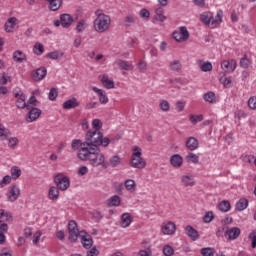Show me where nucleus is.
<instances>
[{
	"label": "nucleus",
	"instance_id": "f257e3e1",
	"mask_svg": "<svg viewBox=\"0 0 256 256\" xmlns=\"http://www.w3.org/2000/svg\"><path fill=\"white\" fill-rule=\"evenodd\" d=\"M85 141L74 139L71 142L72 151H77L80 161H88L92 167L105 165V154L99 147H109L111 139L103 136L101 131L88 130L84 136Z\"/></svg>",
	"mask_w": 256,
	"mask_h": 256
},
{
	"label": "nucleus",
	"instance_id": "f03ea898",
	"mask_svg": "<svg viewBox=\"0 0 256 256\" xmlns=\"http://www.w3.org/2000/svg\"><path fill=\"white\" fill-rule=\"evenodd\" d=\"M96 18L93 21L94 31L96 33H107L111 29V16L101 12L96 11Z\"/></svg>",
	"mask_w": 256,
	"mask_h": 256
},
{
	"label": "nucleus",
	"instance_id": "7ed1b4c3",
	"mask_svg": "<svg viewBox=\"0 0 256 256\" xmlns=\"http://www.w3.org/2000/svg\"><path fill=\"white\" fill-rule=\"evenodd\" d=\"M143 149L139 146L132 147V155L130 158V166L133 169H145L147 167V162L143 159Z\"/></svg>",
	"mask_w": 256,
	"mask_h": 256
},
{
	"label": "nucleus",
	"instance_id": "20e7f679",
	"mask_svg": "<svg viewBox=\"0 0 256 256\" xmlns=\"http://www.w3.org/2000/svg\"><path fill=\"white\" fill-rule=\"evenodd\" d=\"M200 21L205 25H208L210 29H215L223 21V11H218L217 15L214 17L211 12H204L200 15Z\"/></svg>",
	"mask_w": 256,
	"mask_h": 256
},
{
	"label": "nucleus",
	"instance_id": "39448f33",
	"mask_svg": "<svg viewBox=\"0 0 256 256\" xmlns=\"http://www.w3.org/2000/svg\"><path fill=\"white\" fill-rule=\"evenodd\" d=\"M54 183L60 191H67L68 187H71V181L63 173H59L54 177Z\"/></svg>",
	"mask_w": 256,
	"mask_h": 256
},
{
	"label": "nucleus",
	"instance_id": "423d86ee",
	"mask_svg": "<svg viewBox=\"0 0 256 256\" xmlns=\"http://www.w3.org/2000/svg\"><path fill=\"white\" fill-rule=\"evenodd\" d=\"M172 37L178 43H183L189 39V30H187V27L182 26L179 30L173 32Z\"/></svg>",
	"mask_w": 256,
	"mask_h": 256
},
{
	"label": "nucleus",
	"instance_id": "0eeeda50",
	"mask_svg": "<svg viewBox=\"0 0 256 256\" xmlns=\"http://www.w3.org/2000/svg\"><path fill=\"white\" fill-rule=\"evenodd\" d=\"M21 196V188L17 185H12L8 187V191L6 193L7 201H10V203H15L17 199Z\"/></svg>",
	"mask_w": 256,
	"mask_h": 256
},
{
	"label": "nucleus",
	"instance_id": "6e6552de",
	"mask_svg": "<svg viewBox=\"0 0 256 256\" xmlns=\"http://www.w3.org/2000/svg\"><path fill=\"white\" fill-rule=\"evenodd\" d=\"M68 231H69V241L74 243V241L79 239L81 232H79V228H77V222H75V220L69 221Z\"/></svg>",
	"mask_w": 256,
	"mask_h": 256
},
{
	"label": "nucleus",
	"instance_id": "1a4fd4ad",
	"mask_svg": "<svg viewBox=\"0 0 256 256\" xmlns=\"http://www.w3.org/2000/svg\"><path fill=\"white\" fill-rule=\"evenodd\" d=\"M176 231L177 225H175L174 222L165 221L161 225V233H163V235H175Z\"/></svg>",
	"mask_w": 256,
	"mask_h": 256
},
{
	"label": "nucleus",
	"instance_id": "9d476101",
	"mask_svg": "<svg viewBox=\"0 0 256 256\" xmlns=\"http://www.w3.org/2000/svg\"><path fill=\"white\" fill-rule=\"evenodd\" d=\"M18 26L19 19H17V17H10L6 20L4 24V31L6 33H13Z\"/></svg>",
	"mask_w": 256,
	"mask_h": 256
},
{
	"label": "nucleus",
	"instance_id": "9b49d317",
	"mask_svg": "<svg viewBox=\"0 0 256 256\" xmlns=\"http://www.w3.org/2000/svg\"><path fill=\"white\" fill-rule=\"evenodd\" d=\"M153 23H157L159 21L160 23H165L167 21V16H165V9L161 6H157L154 9V18Z\"/></svg>",
	"mask_w": 256,
	"mask_h": 256
},
{
	"label": "nucleus",
	"instance_id": "f8f14e48",
	"mask_svg": "<svg viewBox=\"0 0 256 256\" xmlns=\"http://www.w3.org/2000/svg\"><path fill=\"white\" fill-rule=\"evenodd\" d=\"M92 91H94L98 96L99 103H101V105H107V103H109V96H107V92H105V90L94 86L92 87Z\"/></svg>",
	"mask_w": 256,
	"mask_h": 256
},
{
	"label": "nucleus",
	"instance_id": "ddd939ff",
	"mask_svg": "<svg viewBox=\"0 0 256 256\" xmlns=\"http://www.w3.org/2000/svg\"><path fill=\"white\" fill-rule=\"evenodd\" d=\"M79 237L84 249H91L93 247V238L87 232L81 231Z\"/></svg>",
	"mask_w": 256,
	"mask_h": 256
},
{
	"label": "nucleus",
	"instance_id": "4468645a",
	"mask_svg": "<svg viewBox=\"0 0 256 256\" xmlns=\"http://www.w3.org/2000/svg\"><path fill=\"white\" fill-rule=\"evenodd\" d=\"M28 111V117L26 118V121L28 123H33V121H37V119L41 117L42 111L39 108L30 106V109H28Z\"/></svg>",
	"mask_w": 256,
	"mask_h": 256
},
{
	"label": "nucleus",
	"instance_id": "2eb2a0df",
	"mask_svg": "<svg viewBox=\"0 0 256 256\" xmlns=\"http://www.w3.org/2000/svg\"><path fill=\"white\" fill-rule=\"evenodd\" d=\"M180 181L183 187H195L197 183L195 181V176H193V174L182 175Z\"/></svg>",
	"mask_w": 256,
	"mask_h": 256
},
{
	"label": "nucleus",
	"instance_id": "dca6fc26",
	"mask_svg": "<svg viewBox=\"0 0 256 256\" xmlns=\"http://www.w3.org/2000/svg\"><path fill=\"white\" fill-rule=\"evenodd\" d=\"M32 79L34 81H43L44 77H47V68L41 67L31 73Z\"/></svg>",
	"mask_w": 256,
	"mask_h": 256
},
{
	"label": "nucleus",
	"instance_id": "f3484780",
	"mask_svg": "<svg viewBox=\"0 0 256 256\" xmlns=\"http://www.w3.org/2000/svg\"><path fill=\"white\" fill-rule=\"evenodd\" d=\"M15 97L17 98L16 106L18 107V109H31V105L25 102V94L16 93Z\"/></svg>",
	"mask_w": 256,
	"mask_h": 256
},
{
	"label": "nucleus",
	"instance_id": "a211bd4d",
	"mask_svg": "<svg viewBox=\"0 0 256 256\" xmlns=\"http://www.w3.org/2000/svg\"><path fill=\"white\" fill-rule=\"evenodd\" d=\"M170 165L174 167V169H181L183 167V158L179 154H174L170 157Z\"/></svg>",
	"mask_w": 256,
	"mask_h": 256
},
{
	"label": "nucleus",
	"instance_id": "6ab92c4d",
	"mask_svg": "<svg viewBox=\"0 0 256 256\" xmlns=\"http://www.w3.org/2000/svg\"><path fill=\"white\" fill-rule=\"evenodd\" d=\"M226 235L228 236V241H235L241 235V229L239 227H232L226 230Z\"/></svg>",
	"mask_w": 256,
	"mask_h": 256
},
{
	"label": "nucleus",
	"instance_id": "aec40b11",
	"mask_svg": "<svg viewBox=\"0 0 256 256\" xmlns=\"http://www.w3.org/2000/svg\"><path fill=\"white\" fill-rule=\"evenodd\" d=\"M99 79L103 85V87H105V89H115V81H113V79L109 78L108 75H102L99 76Z\"/></svg>",
	"mask_w": 256,
	"mask_h": 256
},
{
	"label": "nucleus",
	"instance_id": "412c9836",
	"mask_svg": "<svg viewBox=\"0 0 256 256\" xmlns=\"http://www.w3.org/2000/svg\"><path fill=\"white\" fill-rule=\"evenodd\" d=\"M253 64V59L251 58V54L245 53L243 57L240 59L239 65L242 69H249Z\"/></svg>",
	"mask_w": 256,
	"mask_h": 256
},
{
	"label": "nucleus",
	"instance_id": "4be33fe9",
	"mask_svg": "<svg viewBox=\"0 0 256 256\" xmlns=\"http://www.w3.org/2000/svg\"><path fill=\"white\" fill-rule=\"evenodd\" d=\"M133 223V217L131 214L125 212L121 215L120 225L123 229H127Z\"/></svg>",
	"mask_w": 256,
	"mask_h": 256
},
{
	"label": "nucleus",
	"instance_id": "5701e85b",
	"mask_svg": "<svg viewBox=\"0 0 256 256\" xmlns=\"http://www.w3.org/2000/svg\"><path fill=\"white\" fill-rule=\"evenodd\" d=\"M185 234L192 241H197V239H199V232L195 228H193V226L191 225H188L185 227Z\"/></svg>",
	"mask_w": 256,
	"mask_h": 256
},
{
	"label": "nucleus",
	"instance_id": "b1692460",
	"mask_svg": "<svg viewBox=\"0 0 256 256\" xmlns=\"http://www.w3.org/2000/svg\"><path fill=\"white\" fill-rule=\"evenodd\" d=\"M186 147L189 151H197V149H199V140L193 136L189 137L186 140Z\"/></svg>",
	"mask_w": 256,
	"mask_h": 256
},
{
	"label": "nucleus",
	"instance_id": "393cba45",
	"mask_svg": "<svg viewBox=\"0 0 256 256\" xmlns=\"http://www.w3.org/2000/svg\"><path fill=\"white\" fill-rule=\"evenodd\" d=\"M61 25L64 28L71 27L73 25V17L69 14H62L60 16Z\"/></svg>",
	"mask_w": 256,
	"mask_h": 256
},
{
	"label": "nucleus",
	"instance_id": "a878e982",
	"mask_svg": "<svg viewBox=\"0 0 256 256\" xmlns=\"http://www.w3.org/2000/svg\"><path fill=\"white\" fill-rule=\"evenodd\" d=\"M13 60L16 63H23L24 61H27V55L21 50H16L13 52Z\"/></svg>",
	"mask_w": 256,
	"mask_h": 256
},
{
	"label": "nucleus",
	"instance_id": "bb28decb",
	"mask_svg": "<svg viewBox=\"0 0 256 256\" xmlns=\"http://www.w3.org/2000/svg\"><path fill=\"white\" fill-rule=\"evenodd\" d=\"M48 199H50V201H57V199H59V187L52 186L49 188Z\"/></svg>",
	"mask_w": 256,
	"mask_h": 256
},
{
	"label": "nucleus",
	"instance_id": "cd10ccee",
	"mask_svg": "<svg viewBox=\"0 0 256 256\" xmlns=\"http://www.w3.org/2000/svg\"><path fill=\"white\" fill-rule=\"evenodd\" d=\"M63 109H75V107H79V101H77V98H71L67 101H65L62 104Z\"/></svg>",
	"mask_w": 256,
	"mask_h": 256
},
{
	"label": "nucleus",
	"instance_id": "c85d7f7f",
	"mask_svg": "<svg viewBox=\"0 0 256 256\" xmlns=\"http://www.w3.org/2000/svg\"><path fill=\"white\" fill-rule=\"evenodd\" d=\"M199 69L203 71V73H207L209 71H213V64L211 62L200 60L198 63Z\"/></svg>",
	"mask_w": 256,
	"mask_h": 256
},
{
	"label": "nucleus",
	"instance_id": "c756f323",
	"mask_svg": "<svg viewBox=\"0 0 256 256\" xmlns=\"http://www.w3.org/2000/svg\"><path fill=\"white\" fill-rule=\"evenodd\" d=\"M123 163V159L119 155H113L109 158V165L112 168L119 167Z\"/></svg>",
	"mask_w": 256,
	"mask_h": 256
},
{
	"label": "nucleus",
	"instance_id": "7c9ffc66",
	"mask_svg": "<svg viewBox=\"0 0 256 256\" xmlns=\"http://www.w3.org/2000/svg\"><path fill=\"white\" fill-rule=\"evenodd\" d=\"M124 187L129 191V193H135L137 189V183H135V180L133 179H128L124 182Z\"/></svg>",
	"mask_w": 256,
	"mask_h": 256
},
{
	"label": "nucleus",
	"instance_id": "2f4dec72",
	"mask_svg": "<svg viewBox=\"0 0 256 256\" xmlns=\"http://www.w3.org/2000/svg\"><path fill=\"white\" fill-rule=\"evenodd\" d=\"M108 207H119L121 205V197L114 195L107 200Z\"/></svg>",
	"mask_w": 256,
	"mask_h": 256
},
{
	"label": "nucleus",
	"instance_id": "473e14b6",
	"mask_svg": "<svg viewBox=\"0 0 256 256\" xmlns=\"http://www.w3.org/2000/svg\"><path fill=\"white\" fill-rule=\"evenodd\" d=\"M117 65L123 71H131L133 69V64L125 60H118Z\"/></svg>",
	"mask_w": 256,
	"mask_h": 256
},
{
	"label": "nucleus",
	"instance_id": "72a5a7b5",
	"mask_svg": "<svg viewBox=\"0 0 256 256\" xmlns=\"http://www.w3.org/2000/svg\"><path fill=\"white\" fill-rule=\"evenodd\" d=\"M10 177L14 180L17 181V179H19V177H21L22 175V171L21 168H19L18 166H12L10 169Z\"/></svg>",
	"mask_w": 256,
	"mask_h": 256
},
{
	"label": "nucleus",
	"instance_id": "f704fd0d",
	"mask_svg": "<svg viewBox=\"0 0 256 256\" xmlns=\"http://www.w3.org/2000/svg\"><path fill=\"white\" fill-rule=\"evenodd\" d=\"M247 207H249V200H247L246 198H241L236 203V211H245Z\"/></svg>",
	"mask_w": 256,
	"mask_h": 256
},
{
	"label": "nucleus",
	"instance_id": "c9c22d12",
	"mask_svg": "<svg viewBox=\"0 0 256 256\" xmlns=\"http://www.w3.org/2000/svg\"><path fill=\"white\" fill-rule=\"evenodd\" d=\"M226 73H233L237 69V61L235 59L228 60L225 65Z\"/></svg>",
	"mask_w": 256,
	"mask_h": 256
},
{
	"label": "nucleus",
	"instance_id": "e433bc0d",
	"mask_svg": "<svg viewBox=\"0 0 256 256\" xmlns=\"http://www.w3.org/2000/svg\"><path fill=\"white\" fill-rule=\"evenodd\" d=\"M187 163H193L194 165H197L199 163V155L189 152L185 157Z\"/></svg>",
	"mask_w": 256,
	"mask_h": 256
},
{
	"label": "nucleus",
	"instance_id": "4c0bfd02",
	"mask_svg": "<svg viewBox=\"0 0 256 256\" xmlns=\"http://www.w3.org/2000/svg\"><path fill=\"white\" fill-rule=\"evenodd\" d=\"M11 135V131L9 130V128L5 127V125L0 124V139H9Z\"/></svg>",
	"mask_w": 256,
	"mask_h": 256
},
{
	"label": "nucleus",
	"instance_id": "58836bf2",
	"mask_svg": "<svg viewBox=\"0 0 256 256\" xmlns=\"http://www.w3.org/2000/svg\"><path fill=\"white\" fill-rule=\"evenodd\" d=\"M159 109L163 111V113H169V111H171V104L167 100H160Z\"/></svg>",
	"mask_w": 256,
	"mask_h": 256
},
{
	"label": "nucleus",
	"instance_id": "ea45409f",
	"mask_svg": "<svg viewBox=\"0 0 256 256\" xmlns=\"http://www.w3.org/2000/svg\"><path fill=\"white\" fill-rule=\"evenodd\" d=\"M49 3V9L51 11H58V9L61 8V5H62V1L61 0H50L48 1Z\"/></svg>",
	"mask_w": 256,
	"mask_h": 256
},
{
	"label": "nucleus",
	"instance_id": "a19ab883",
	"mask_svg": "<svg viewBox=\"0 0 256 256\" xmlns=\"http://www.w3.org/2000/svg\"><path fill=\"white\" fill-rule=\"evenodd\" d=\"M8 141L9 149H17V145H19V138L17 137H9L6 139Z\"/></svg>",
	"mask_w": 256,
	"mask_h": 256
},
{
	"label": "nucleus",
	"instance_id": "79ce46f5",
	"mask_svg": "<svg viewBox=\"0 0 256 256\" xmlns=\"http://www.w3.org/2000/svg\"><path fill=\"white\" fill-rule=\"evenodd\" d=\"M0 219H4V221H7L9 223L13 221V215L5 211L4 209H0Z\"/></svg>",
	"mask_w": 256,
	"mask_h": 256
},
{
	"label": "nucleus",
	"instance_id": "37998d69",
	"mask_svg": "<svg viewBox=\"0 0 256 256\" xmlns=\"http://www.w3.org/2000/svg\"><path fill=\"white\" fill-rule=\"evenodd\" d=\"M171 71H180L183 69V65L181 64V61L179 60H174L170 63L169 65Z\"/></svg>",
	"mask_w": 256,
	"mask_h": 256
},
{
	"label": "nucleus",
	"instance_id": "c03bdc74",
	"mask_svg": "<svg viewBox=\"0 0 256 256\" xmlns=\"http://www.w3.org/2000/svg\"><path fill=\"white\" fill-rule=\"evenodd\" d=\"M202 256H215V248L206 247L200 250Z\"/></svg>",
	"mask_w": 256,
	"mask_h": 256
},
{
	"label": "nucleus",
	"instance_id": "a18cd8bd",
	"mask_svg": "<svg viewBox=\"0 0 256 256\" xmlns=\"http://www.w3.org/2000/svg\"><path fill=\"white\" fill-rule=\"evenodd\" d=\"M46 57L48 59H53V60L61 59V57H63V52L61 51L49 52L48 54H46Z\"/></svg>",
	"mask_w": 256,
	"mask_h": 256
},
{
	"label": "nucleus",
	"instance_id": "49530a36",
	"mask_svg": "<svg viewBox=\"0 0 256 256\" xmlns=\"http://www.w3.org/2000/svg\"><path fill=\"white\" fill-rule=\"evenodd\" d=\"M190 122L192 125H197V123H201L203 121V114L193 115L191 114L189 117Z\"/></svg>",
	"mask_w": 256,
	"mask_h": 256
},
{
	"label": "nucleus",
	"instance_id": "de8ad7c7",
	"mask_svg": "<svg viewBox=\"0 0 256 256\" xmlns=\"http://www.w3.org/2000/svg\"><path fill=\"white\" fill-rule=\"evenodd\" d=\"M92 131H101L103 129V122L99 119L92 120Z\"/></svg>",
	"mask_w": 256,
	"mask_h": 256
},
{
	"label": "nucleus",
	"instance_id": "09e8293b",
	"mask_svg": "<svg viewBox=\"0 0 256 256\" xmlns=\"http://www.w3.org/2000/svg\"><path fill=\"white\" fill-rule=\"evenodd\" d=\"M44 52H45V48L43 47V44L37 42L34 45V53H35V55H43Z\"/></svg>",
	"mask_w": 256,
	"mask_h": 256
},
{
	"label": "nucleus",
	"instance_id": "8fccbe9b",
	"mask_svg": "<svg viewBox=\"0 0 256 256\" xmlns=\"http://www.w3.org/2000/svg\"><path fill=\"white\" fill-rule=\"evenodd\" d=\"M203 99L207 103H215V93L207 92L206 94H204Z\"/></svg>",
	"mask_w": 256,
	"mask_h": 256
},
{
	"label": "nucleus",
	"instance_id": "3c124183",
	"mask_svg": "<svg viewBox=\"0 0 256 256\" xmlns=\"http://www.w3.org/2000/svg\"><path fill=\"white\" fill-rule=\"evenodd\" d=\"M215 219V215L213 214V211H208L203 216V222L204 223H211Z\"/></svg>",
	"mask_w": 256,
	"mask_h": 256
},
{
	"label": "nucleus",
	"instance_id": "603ef678",
	"mask_svg": "<svg viewBox=\"0 0 256 256\" xmlns=\"http://www.w3.org/2000/svg\"><path fill=\"white\" fill-rule=\"evenodd\" d=\"M185 105L186 103L184 101H177L175 104V111L177 113H183V111H185Z\"/></svg>",
	"mask_w": 256,
	"mask_h": 256
},
{
	"label": "nucleus",
	"instance_id": "864d4df0",
	"mask_svg": "<svg viewBox=\"0 0 256 256\" xmlns=\"http://www.w3.org/2000/svg\"><path fill=\"white\" fill-rule=\"evenodd\" d=\"M13 178L9 175H6L3 177V179L0 181V189H3V187H6V185H9Z\"/></svg>",
	"mask_w": 256,
	"mask_h": 256
},
{
	"label": "nucleus",
	"instance_id": "5fc2aeb1",
	"mask_svg": "<svg viewBox=\"0 0 256 256\" xmlns=\"http://www.w3.org/2000/svg\"><path fill=\"white\" fill-rule=\"evenodd\" d=\"M57 97H59V92L55 88H52L48 94V99L50 101H55Z\"/></svg>",
	"mask_w": 256,
	"mask_h": 256
},
{
	"label": "nucleus",
	"instance_id": "6e6d98bb",
	"mask_svg": "<svg viewBox=\"0 0 256 256\" xmlns=\"http://www.w3.org/2000/svg\"><path fill=\"white\" fill-rule=\"evenodd\" d=\"M173 253H175V250H173V247H171L169 245L164 246L163 254L165 256H171V255H173Z\"/></svg>",
	"mask_w": 256,
	"mask_h": 256
},
{
	"label": "nucleus",
	"instance_id": "4d7b16f0",
	"mask_svg": "<svg viewBox=\"0 0 256 256\" xmlns=\"http://www.w3.org/2000/svg\"><path fill=\"white\" fill-rule=\"evenodd\" d=\"M76 31H77L78 33H83V31H85V20H80V21L77 23Z\"/></svg>",
	"mask_w": 256,
	"mask_h": 256
},
{
	"label": "nucleus",
	"instance_id": "13d9d810",
	"mask_svg": "<svg viewBox=\"0 0 256 256\" xmlns=\"http://www.w3.org/2000/svg\"><path fill=\"white\" fill-rule=\"evenodd\" d=\"M11 81V76H8L6 73L2 74V77L0 78V85H7Z\"/></svg>",
	"mask_w": 256,
	"mask_h": 256
},
{
	"label": "nucleus",
	"instance_id": "bf43d9fd",
	"mask_svg": "<svg viewBox=\"0 0 256 256\" xmlns=\"http://www.w3.org/2000/svg\"><path fill=\"white\" fill-rule=\"evenodd\" d=\"M249 239H251V241H252V243H251L252 249H256V231H252L249 234Z\"/></svg>",
	"mask_w": 256,
	"mask_h": 256
},
{
	"label": "nucleus",
	"instance_id": "052dcab7",
	"mask_svg": "<svg viewBox=\"0 0 256 256\" xmlns=\"http://www.w3.org/2000/svg\"><path fill=\"white\" fill-rule=\"evenodd\" d=\"M140 17L142 18V19H149V17H151V13L149 12V10H147V9H141L140 10Z\"/></svg>",
	"mask_w": 256,
	"mask_h": 256
},
{
	"label": "nucleus",
	"instance_id": "680f3d73",
	"mask_svg": "<svg viewBox=\"0 0 256 256\" xmlns=\"http://www.w3.org/2000/svg\"><path fill=\"white\" fill-rule=\"evenodd\" d=\"M248 107L250 109H256V96H252L248 100Z\"/></svg>",
	"mask_w": 256,
	"mask_h": 256
},
{
	"label": "nucleus",
	"instance_id": "e2e57ef3",
	"mask_svg": "<svg viewBox=\"0 0 256 256\" xmlns=\"http://www.w3.org/2000/svg\"><path fill=\"white\" fill-rule=\"evenodd\" d=\"M41 235H43V233H41V231H37L34 235H33V244L37 245V243H39V240L41 239Z\"/></svg>",
	"mask_w": 256,
	"mask_h": 256
},
{
	"label": "nucleus",
	"instance_id": "0e129e2a",
	"mask_svg": "<svg viewBox=\"0 0 256 256\" xmlns=\"http://www.w3.org/2000/svg\"><path fill=\"white\" fill-rule=\"evenodd\" d=\"M89 173V168L87 166H82L78 169V175L83 177V175H87Z\"/></svg>",
	"mask_w": 256,
	"mask_h": 256
},
{
	"label": "nucleus",
	"instance_id": "69168bd1",
	"mask_svg": "<svg viewBox=\"0 0 256 256\" xmlns=\"http://www.w3.org/2000/svg\"><path fill=\"white\" fill-rule=\"evenodd\" d=\"M235 117L236 119H245V117H247V114L243 110H237L235 112Z\"/></svg>",
	"mask_w": 256,
	"mask_h": 256
},
{
	"label": "nucleus",
	"instance_id": "338daca9",
	"mask_svg": "<svg viewBox=\"0 0 256 256\" xmlns=\"http://www.w3.org/2000/svg\"><path fill=\"white\" fill-rule=\"evenodd\" d=\"M26 105H30V107H37V98L32 96Z\"/></svg>",
	"mask_w": 256,
	"mask_h": 256
},
{
	"label": "nucleus",
	"instance_id": "774afa93",
	"mask_svg": "<svg viewBox=\"0 0 256 256\" xmlns=\"http://www.w3.org/2000/svg\"><path fill=\"white\" fill-rule=\"evenodd\" d=\"M99 250L97 248L93 247L87 252V256H98Z\"/></svg>",
	"mask_w": 256,
	"mask_h": 256
}]
</instances>
